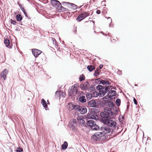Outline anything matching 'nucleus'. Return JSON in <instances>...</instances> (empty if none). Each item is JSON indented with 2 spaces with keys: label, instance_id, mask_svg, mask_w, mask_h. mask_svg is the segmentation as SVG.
I'll use <instances>...</instances> for the list:
<instances>
[{
  "label": "nucleus",
  "instance_id": "obj_1",
  "mask_svg": "<svg viewBox=\"0 0 152 152\" xmlns=\"http://www.w3.org/2000/svg\"><path fill=\"white\" fill-rule=\"evenodd\" d=\"M118 113V111L116 107L110 108L105 107L104 109L103 112L100 113V115L102 118H107L110 116L116 115Z\"/></svg>",
  "mask_w": 152,
  "mask_h": 152
},
{
  "label": "nucleus",
  "instance_id": "obj_2",
  "mask_svg": "<svg viewBox=\"0 0 152 152\" xmlns=\"http://www.w3.org/2000/svg\"><path fill=\"white\" fill-rule=\"evenodd\" d=\"M101 121L103 123L107 125L108 127L115 128L116 126V121L111 118H102Z\"/></svg>",
  "mask_w": 152,
  "mask_h": 152
},
{
  "label": "nucleus",
  "instance_id": "obj_3",
  "mask_svg": "<svg viewBox=\"0 0 152 152\" xmlns=\"http://www.w3.org/2000/svg\"><path fill=\"white\" fill-rule=\"evenodd\" d=\"M98 110L96 109H94L91 111L89 113L87 114V118L89 119L97 120L99 119V116L98 114Z\"/></svg>",
  "mask_w": 152,
  "mask_h": 152
},
{
  "label": "nucleus",
  "instance_id": "obj_4",
  "mask_svg": "<svg viewBox=\"0 0 152 152\" xmlns=\"http://www.w3.org/2000/svg\"><path fill=\"white\" fill-rule=\"evenodd\" d=\"M90 15V12H84L80 14L76 19L78 21H80L84 18Z\"/></svg>",
  "mask_w": 152,
  "mask_h": 152
},
{
  "label": "nucleus",
  "instance_id": "obj_5",
  "mask_svg": "<svg viewBox=\"0 0 152 152\" xmlns=\"http://www.w3.org/2000/svg\"><path fill=\"white\" fill-rule=\"evenodd\" d=\"M77 87L74 86L69 91L68 95L70 96H75L77 95Z\"/></svg>",
  "mask_w": 152,
  "mask_h": 152
},
{
  "label": "nucleus",
  "instance_id": "obj_6",
  "mask_svg": "<svg viewBox=\"0 0 152 152\" xmlns=\"http://www.w3.org/2000/svg\"><path fill=\"white\" fill-rule=\"evenodd\" d=\"M62 3L64 6H67V7L69 8H71L74 9H77V6L74 4L66 2H62Z\"/></svg>",
  "mask_w": 152,
  "mask_h": 152
},
{
  "label": "nucleus",
  "instance_id": "obj_7",
  "mask_svg": "<svg viewBox=\"0 0 152 152\" xmlns=\"http://www.w3.org/2000/svg\"><path fill=\"white\" fill-rule=\"evenodd\" d=\"M100 131L103 133L106 134L110 133L111 130L108 126H103L101 128Z\"/></svg>",
  "mask_w": 152,
  "mask_h": 152
},
{
  "label": "nucleus",
  "instance_id": "obj_8",
  "mask_svg": "<svg viewBox=\"0 0 152 152\" xmlns=\"http://www.w3.org/2000/svg\"><path fill=\"white\" fill-rule=\"evenodd\" d=\"M50 2L52 5L58 9V8L61 7V4L58 1L51 0Z\"/></svg>",
  "mask_w": 152,
  "mask_h": 152
},
{
  "label": "nucleus",
  "instance_id": "obj_9",
  "mask_svg": "<svg viewBox=\"0 0 152 152\" xmlns=\"http://www.w3.org/2000/svg\"><path fill=\"white\" fill-rule=\"evenodd\" d=\"M81 89L83 90H86L89 89L90 85L88 82H86L80 85Z\"/></svg>",
  "mask_w": 152,
  "mask_h": 152
},
{
  "label": "nucleus",
  "instance_id": "obj_10",
  "mask_svg": "<svg viewBox=\"0 0 152 152\" xmlns=\"http://www.w3.org/2000/svg\"><path fill=\"white\" fill-rule=\"evenodd\" d=\"M42 51L37 49H33L32 50V53L34 56L36 57H37L41 53Z\"/></svg>",
  "mask_w": 152,
  "mask_h": 152
},
{
  "label": "nucleus",
  "instance_id": "obj_11",
  "mask_svg": "<svg viewBox=\"0 0 152 152\" xmlns=\"http://www.w3.org/2000/svg\"><path fill=\"white\" fill-rule=\"evenodd\" d=\"M104 104L107 107H110V108L115 107H114L115 104L114 102L111 101H105Z\"/></svg>",
  "mask_w": 152,
  "mask_h": 152
},
{
  "label": "nucleus",
  "instance_id": "obj_12",
  "mask_svg": "<svg viewBox=\"0 0 152 152\" xmlns=\"http://www.w3.org/2000/svg\"><path fill=\"white\" fill-rule=\"evenodd\" d=\"M77 120L75 119H72L69 123V126L71 128L74 127L76 125Z\"/></svg>",
  "mask_w": 152,
  "mask_h": 152
},
{
  "label": "nucleus",
  "instance_id": "obj_13",
  "mask_svg": "<svg viewBox=\"0 0 152 152\" xmlns=\"http://www.w3.org/2000/svg\"><path fill=\"white\" fill-rule=\"evenodd\" d=\"M106 93H107V92L104 89V88H103L102 89L99 90V93L96 92L95 93H94V94L96 93V96H97V95H99L100 96H103L105 95V94Z\"/></svg>",
  "mask_w": 152,
  "mask_h": 152
},
{
  "label": "nucleus",
  "instance_id": "obj_14",
  "mask_svg": "<svg viewBox=\"0 0 152 152\" xmlns=\"http://www.w3.org/2000/svg\"><path fill=\"white\" fill-rule=\"evenodd\" d=\"M77 120L79 124L82 126H84L86 124V122L82 118V117L78 116L77 118Z\"/></svg>",
  "mask_w": 152,
  "mask_h": 152
},
{
  "label": "nucleus",
  "instance_id": "obj_15",
  "mask_svg": "<svg viewBox=\"0 0 152 152\" xmlns=\"http://www.w3.org/2000/svg\"><path fill=\"white\" fill-rule=\"evenodd\" d=\"M8 73V70L6 69H4V70L1 72V77H3L4 80H5L6 78V75Z\"/></svg>",
  "mask_w": 152,
  "mask_h": 152
},
{
  "label": "nucleus",
  "instance_id": "obj_16",
  "mask_svg": "<svg viewBox=\"0 0 152 152\" xmlns=\"http://www.w3.org/2000/svg\"><path fill=\"white\" fill-rule=\"evenodd\" d=\"M79 111L82 114H85L87 112V108L84 106H81L79 108Z\"/></svg>",
  "mask_w": 152,
  "mask_h": 152
},
{
  "label": "nucleus",
  "instance_id": "obj_17",
  "mask_svg": "<svg viewBox=\"0 0 152 152\" xmlns=\"http://www.w3.org/2000/svg\"><path fill=\"white\" fill-rule=\"evenodd\" d=\"M88 105L91 107H95L96 106L97 104L95 100H92L88 102Z\"/></svg>",
  "mask_w": 152,
  "mask_h": 152
},
{
  "label": "nucleus",
  "instance_id": "obj_18",
  "mask_svg": "<svg viewBox=\"0 0 152 152\" xmlns=\"http://www.w3.org/2000/svg\"><path fill=\"white\" fill-rule=\"evenodd\" d=\"M116 92L114 90H110L109 91L107 94V95L109 97H113L115 96Z\"/></svg>",
  "mask_w": 152,
  "mask_h": 152
},
{
  "label": "nucleus",
  "instance_id": "obj_19",
  "mask_svg": "<svg viewBox=\"0 0 152 152\" xmlns=\"http://www.w3.org/2000/svg\"><path fill=\"white\" fill-rule=\"evenodd\" d=\"M4 43L5 45V46L8 47L9 48H12V46L10 45V43L9 40L7 39H5L4 41Z\"/></svg>",
  "mask_w": 152,
  "mask_h": 152
},
{
  "label": "nucleus",
  "instance_id": "obj_20",
  "mask_svg": "<svg viewBox=\"0 0 152 152\" xmlns=\"http://www.w3.org/2000/svg\"><path fill=\"white\" fill-rule=\"evenodd\" d=\"M97 137L99 140H103L106 139V136L102 134V132L98 133L97 134Z\"/></svg>",
  "mask_w": 152,
  "mask_h": 152
},
{
  "label": "nucleus",
  "instance_id": "obj_21",
  "mask_svg": "<svg viewBox=\"0 0 152 152\" xmlns=\"http://www.w3.org/2000/svg\"><path fill=\"white\" fill-rule=\"evenodd\" d=\"M81 94H82V96L80 97L79 98L80 101L83 103L85 102H86V99H85V97L84 96H83V95L84 94V93L83 92H81Z\"/></svg>",
  "mask_w": 152,
  "mask_h": 152
},
{
  "label": "nucleus",
  "instance_id": "obj_22",
  "mask_svg": "<svg viewBox=\"0 0 152 152\" xmlns=\"http://www.w3.org/2000/svg\"><path fill=\"white\" fill-rule=\"evenodd\" d=\"M95 124V122L94 121L91 120L87 121L86 123L87 125L90 126L91 128Z\"/></svg>",
  "mask_w": 152,
  "mask_h": 152
},
{
  "label": "nucleus",
  "instance_id": "obj_23",
  "mask_svg": "<svg viewBox=\"0 0 152 152\" xmlns=\"http://www.w3.org/2000/svg\"><path fill=\"white\" fill-rule=\"evenodd\" d=\"M67 107L70 111L74 109V105L72 103H69L67 105Z\"/></svg>",
  "mask_w": 152,
  "mask_h": 152
},
{
  "label": "nucleus",
  "instance_id": "obj_24",
  "mask_svg": "<svg viewBox=\"0 0 152 152\" xmlns=\"http://www.w3.org/2000/svg\"><path fill=\"white\" fill-rule=\"evenodd\" d=\"M91 128L92 130H98L99 129V127L96 124V123L94 124Z\"/></svg>",
  "mask_w": 152,
  "mask_h": 152
},
{
  "label": "nucleus",
  "instance_id": "obj_25",
  "mask_svg": "<svg viewBox=\"0 0 152 152\" xmlns=\"http://www.w3.org/2000/svg\"><path fill=\"white\" fill-rule=\"evenodd\" d=\"M91 139L94 141H97L99 139L97 137V134L92 135L91 137Z\"/></svg>",
  "mask_w": 152,
  "mask_h": 152
},
{
  "label": "nucleus",
  "instance_id": "obj_26",
  "mask_svg": "<svg viewBox=\"0 0 152 152\" xmlns=\"http://www.w3.org/2000/svg\"><path fill=\"white\" fill-rule=\"evenodd\" d=\"M68 146V143L66 142L65 141L64 144H62L61 146L62 148L63 149H66Z\"/></svg>",
  "mask_w": 152,
  "mask_h": 152
},
{
  "label": "nucleus",
  "instance_id": "obj_27",
  "mask_svg": "<svg viewBox=\"0 0 152 152\" xmlns=\"http://www.w3.org/2000/svg\"><path fill=\"white\" fill-rule=\"evenodd\" d=\"M16 18L17 20L18 21H20L23 19V18L20 14L17 15L16 16Z\"/></svg>",
  "mask_w": 152,
  "mask_h": 152
},
{
  "label": "nucleus",
  "instance_id": "obj_28",
  "mask_svg": "<svg viewBox=\"0 0 152 152\" xmlns=\"http://www.w3.org/2000/svg\"><path fill=\"white\" fill-rule=\"evenodd\" d=\"M41 103L45 108H47L48 107V105L46 103V102L44 99H42Z\"/></svg>",
  "mask_w": 152,
  "mask_h": 152
},
{
  "label": "nucleus",
  "instance_id": "obj_29",
  "mask_svg": "<svg viewBox=\"0 0 152 152\" xmlns=\"http://www.w3.org/2000/svg\"><path fill=\"white\" fill-rule=\"evenodd\" d=\"M51 40L53 42V44L55 46L56 48H57L58 47V45L57 44V42L56 41L55 39V38L52 37Z\"/></svg>",
  "mask_w": 152,
  "mask_h": 152
},
{
  "label": "nucleus",
  "instance_id": "obj_30",
  "mask_svg": "<svg viewBox=\"0 0 152 152\" xmlns=\"http://www.w3.org/2000/svg\"><path fill=\"white\" fill-rule=\"evenodd\" d=\"M87 68L89 71L91 72L95 69V67L94 66L88 65L87 66Z\"/></svg>",
  "mask_w": 152,
  "mask_h": 152
},
{
  "label": "nucleus",
  "instance_id": "obj_31",
  "mask_svg": "<svg viewBox=\"0 0 152 152\" xmlns=\"http://www.w3.org/2000/svg\"><path fill=\"white\" fill-rule=\"evenodd\" d=\"M100 83L104 85H107L110 84L109 82L106 80H102L100 81Z\"/></svg>",
  "mask_w": 152,
  "mask_h": 152
},
{
  "label": "nucleus",
  "instance_id": "obj_32",
  "mask_svg": "<svg viewBox=\"0 0 152 152\" xmlns=\"http://www.w3.org/2000/svg\"><path fill=\"white\" fill-rule=\"evenodd\" d=\"M58 9L59 10H61L60 12H65L68 11V10L66 8L63 7L62 6L61 7H59V8H58Z\"/></svg>",
  "mask_w": 152,
  "mask_h": 152
},
{
  "label": "nucleus",
  "instance_id": "obj_33",
  "mask_svg": "<svg viewBox=\"0 0 152 152\" xmlns=\"http://www.w3.org/2000/svg\"><path fill=\"white\" fill-rule=\"evenodd\" d=\"M100 72V70H99V68H97L96 70V71L95 72L94 75L95 76H97L99 75V72Z\"/></svg>",
  "mask_w": 152,
  "mask_h": 152
},
{
  "label": "nucleus",
  "instance_id": "obj_34",
  "mask_svg": "<svg viewBox=\"0 0 152 152\" xmlns=\"http://www.w3.org/2000/svg\"><path fill=\"white\" fill-rule=\"evenodd\" d=\"M86 96L88 99H90L92 98V96L91 94L89 93H87L86 94Z\"/></svg>",
  "mask_w": 152,
  "mask_h": 152
},
{
  "label": "nucleus",
  "instance_id": "obj_35",
  "mask_svg": "<svg viewBox=\"0 0 152 152\" xmlns=\"http://www.w3.org/2000/svg\"><path fill=\"white\" fill-rule=\"evenodd\" d=\"M61 92L60 91H57L55 93L56 96L57 97H60L61 95Z\"/></svg>",
  "mask_w": 152,
  "mask_h": 152
},
{
  "label": "nucleus",
  "instance_id": "obj_36",
  "mask_svg": "<svg viewBox=\"0 0 152 152\" xmlns=\"http://www.w3.org/2000/svg\"><path fill=\"white\" fill-rule=\"evenodd\" d=\"M85 79V77L83 75H81L79 78V80L80 81L84 80Z\"/></svg>",
  "mask_w": 152,
  "mask_h": 152
},
{
  "label": "nucleus",
  "instance_id": "obj_37",
  "mask_svg": "<svg viewBox=\"0 0 152 152\" xmlns=\"http://www.w3.org/2000/svg\"><path fill=\"white\" fill-rule=\"evenodd\" d=\"M110 86H108L106 87H104V89L106 91V92L107 93L108 91H109L110 90V88H111Z\"/></svg>",
  "mask_w": 152,
  "mask_h": 152
},
{
  "label": "nucleus",
  "instance_id": "obj_38",
  "mask_svg": "<svg viewBox=\"0 0 152 152\" xmlns=\"http://www.w3.org/2000/svg\"><path fill=\"white\" fill-rule=\"evenodd\" d=\"M121 100L120 99H117L116 101V105L118 106H119L120 104Z\"/></svg>",
  "mask_w": 152,
  "mask_h": 152
},
{
  "label": "nucleus",
  "instance_id": "obj_39",
  "mask_svg": "<svg viewBox=\"0 0 152 152\" xmlns=\"http://www.w3.org/2000/svg\"><path fill=\"white\" fill-rule=\"evenodd\" d=\"M81 106H79L78 105H74V109L77 110L78 111H79V108L80 109Z\"/></svg>",
  "mask_w": 152,
  "mask_h": 152
},
{
  "label": "nucleus",
  "instance_id": "obj_40",
  "mask_svg": "<svg viewBox=\"0 0 152 152\" xmlns=\"http://www.w3.org/2000/svg\"><path fill=\"white\" fill-rule=\"evenodd\" d=\"M102 87H103L101 85H99L96 86V88L97 89L100 90H101L103 88H102Z\"/></svg>",
  "mask_w": 152,
  "mask_h": 152
},
{
  "label": "nucleus",
  "instance_id": "obj_41",
  "mask_svg": "<svg viewBox=\"0 0 152 152\" xmlns=\"http://www.w3.org/2000/svg\"><path fill=\"white\" fill-rule=\"evenodd\" d=\"M85 23H88V25L89 26H91V24H92L93 23V22L91 21H85Z\"/></svg>",
  "mask_w": 152,
  "mask_h": 152
},
{
  "label": "nucleus",
  "instance_id": "obj_42",
  "mask_svg": "<svg viewBox=\"0 0 152 152\" xmlns=\"http://www.w3.org/2000/svg\"><path fill=\"white\" fill-rule=\"evenodd\" d=\"M23 149L20 148H18L16 150V152H22Z\"/></svg>",
  "mask_w": 152,
  "mask_h": 152
},
{
  "label": "nucleus",
  "instance_id": "obj_43",
  "mask_svg": "<svg viewBox=\"0 0 152 152\" xmlns=\"http://www.w3.org/2000/svg\"><path fill=\"white\" fill-rule=\"evenodd\" d=\"M10 23L14 25H16L17 22L15 21L12 20V19H11L10 20Z\"/></svg>",
  "mask_w": 152,
  "mask_h": 152
},
{
  "label": "nucleus",
  "instance_id": "obj_44",
  "mask_svg": "<svg viewBox=\"0 0 152 152\" xmlns=\"http://www.w3.org/2000/svg\"><path fill=\"white\" fill-rule=\"evenodd\" d=\"M73 32L75 34H76L77 33V28L76 27L74 28L73 30Z\"/></svg>",
  "mask_w": 152,
  "mask_h": 152
},
{
  "label": "nucleus",
  "instance_id": "obj_45",
  "mask_svg": "<svg viewBox=\"0 0 152 152\" xmlns=\"http://www.w3.org/2000/svg\"><path fill=\"white\" fill-rule=\"evenodd\" d=\"M107 12V11L105 9H104L103 11L102 12V13H103V15H104Z\"/></svg>",
  "mask_w": 152,
  "mask_h": 152
},
{
  "label": "nucleus",
  "instance_id": "obj_46",
  "mask_svg": "<svg viewBox=\"0 0 152 152\" xmlns=\"http://www.w3.org/2000/svg\"><path fill=\"white\" fill-rule=\"evenodd\" d=\"M20 9L22 10L23 12L26 11L25 9L23 8L20 5Z\"/></svg>",
  "mask_w": 152,
  "mask_h": 152
},
{
  "label": "nucleus",
  "instance_id": "obj_47",
  "mask_svg": "<svg viewBox=\"0 0 152 152\" xmlns=\"http://www.w3.org/2000/svg\"><path fill=\"white\" fill-rule=\"evenodd\" d=\"M133 101L134 104H135L136 105H137V102L135 98H134Z\"/></svg>",
  "mask_w": 152,
  "mask_h": 152
},
{
  "label": "nucleus",
  "instance_id": "obj_48",
  "mask_svg": "<svg viewBox=\"0 0 152 152\" xmlns=\"http://www.w3.org/2000/svg\"><path fill=\"white\" fill-rule=\"evenodd\" d=\"M96 12L97 14H99L101 13V11L99 10H97Z\"/></svg>",
  "mask_w": 152,
  "mask_h": 152
},
{
  "label": "nucleus",
  "instance_id": "obj_49",
  "mask_svg": "<svg viewBox=\"0 0 152 152\" xmlns=\"http://www.w3.org/2000/svg\"><path fill=\"white\" fill-rule=\"evenodd\" d=\"M103 66V65L102 64H101L99 66V69H102Z\"/></svg>",
  "mask_w": 152,
  "mask_h": 152
},
{
  "label": "nucleus",
  "instance_id": "obj_50",
  "mask_svg": "<svg viewBox=\"0 0 152 152\" xmlns=\"http://www.w3.org/2000/svg\"><path fill=\"white\" fill-rule=\"evenodd\" d=\"M107 19H109L110 22H111L112 21V19L110 18V17H108Z\"/></svg>",
  "mask_w": 152,
  "mask_h": 152
},
{
  "label": "nucleus",
  "instance_id": "obj_51",
  "mask_svg": "<svg viewBox=\"0 0 152 152\" xmlns=\"http://www.w3.org/2000/svg\"><path fill=\"white\" fill-rule=\"evenodd\" d=\"M24 14L25 15V16L27 17H28V15H27V13H26V11H24V12H23Z\"/></svg>",
  "mask_w": 152,
  "mask_h": 152
},
{
  "label": "nucleus",
  "instance_id": "obj_52",
  "mask_svg": "<svg viewBox=\"0 0 152 152\" xmlns=\"http://www.w3.org/2000/svg\"><path fill=\"white\" fill-rule=\"evenodd\" d=\"M48 104H49V102H48Z\"/></svg>",
  "mask_w": 152,
  "mask_h": 152
},
{
  "label": "nucleus",
  "instance_id": "obj_53",
  "mask_svg": "<svg viewBox=\"0 0 152 152\" xmlns=\"http://www.w3.org/2000/svg\"><path fill=\"white\" fill-rule=\"evenodd\" d=\"M113 40H115V39H113Z\"/></svg>",
  "mask_w": 152,
  "mask_h": 152
}]
</instances>
